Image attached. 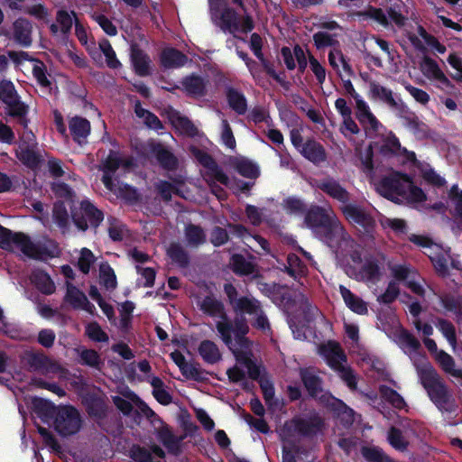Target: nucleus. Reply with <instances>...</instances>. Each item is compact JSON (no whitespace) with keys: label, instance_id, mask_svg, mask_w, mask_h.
Wrapping results in <instances>:
<instances>
[{"label":"nucleus","instance_id":"obj_11","mask_svg":"<svg viewBox=\"0 0 462 462\" xmlns=\"http://www.w3.org/2000/svg\"><path fill=\"white\" fill-rule=\"evenodd\" d=\"M189 148L198 162L205 169L204 178L208 183L217 181L228 186L230 182L228 176L210 154L199 150L198 146H189Z\"/></svg>","mask_w":462,"mask_h":462},{"label":"nucleus","instance_id":"obj_50","mask_svg":"<svg viewBox=\"0 0 462 462\" xmlns=\"http://www.w3.org/2000/svg\"><path fill=\"white\" fill-rule=\"evenodd\" d=\"M100 283L106 290H115L117 286L116 275L108 263H103L99 266Z\"/></svg>","mask_w":462,"mask_h":462},{"label":"nucleus","instance_id":"obj_24","mask_svg":"<svg viewBox=\"0 0 462 462\" xmlns=\"http://www.w3.org/2000/svg\"><path fill=\"white\" fill-rule=\"evenodd\" d=\"M14 40L23 47L32 45V23L25 18H18L13 24Z\"/></svg>","mask_w":462,"mask_h":462},{"label":"nucleus","instance_id":"obj_51","mask_svg":"<svg viewBox=\"0 0 462 462\" xmlns=\"http://www.w3.org/2000/svg\"><path fill=\"white\" fill-rule=\"evenodd\" d=\"M73 18L74 22L76 21L77 14L75 11L68 12L65 9H60L56 14V22L60 26V32L64 35H68L70 33L72 25H73Z\"/></svg>","mask_w":462,"mask_h":462},{"label":"nucleus","instance_id":"obj_8","mask_svg":"<svg viewBox=\"0 0 462 462\" xmlns=\"http://www.w3.org/2000/svg\"><path fill=\"white\" fill-rule=\"evenodd\" d=\"M410 186L411 177L408 174L393 171L380 180L376 189L382 196L394 201L399 197L404 198Z\"/></svg>","mask_w":462,"mask_h":462},{"label":"nucleus","instance_id":"obj_19","mask_svg":"<svg viewBox=\"0 0 462 462\" xmlns=\"http://www.w3.org/2000/svg\"><path fill=\"white\" fill-rule=\"evenodd\" d=\"M69 130L73 141L82 144L90 134L91 125L87 118L75 116L69 119Z\"/></svg>","mask_w":462,"mask_h":462},{"label":"nucleus","instance_id":"obj_12","mask_svg":"<svg viewBox=\"0 0 462 462\" xmlns=\"http://www.w3.org/2000/svg\"><path fill=\"white\" fill-rule=\"evenodd\" d=\"M32 246L30 236L23 232H14L0 225V248L13 252L14 248L20 249L23 254H28Z\"/></svg>","mask_w":462,"mask_h":462},{"label":"nucleus","instance_id":"obj_52","mask_svg":"<svg viewBox=\"0 0 462 462\" xmlns=\"http://www.w3.org/2000/svg\"><path fill=\"white\" fill-rule=\"evenodd\" d=\"M379 392L382 398L391 403L394 408L402 410L406 406L403 397L394 389L387 385H381Z\"/></svg>","mask_w":462,"mask_h":462},{"label":"nucleus","instance_id":"obj_13","mask_svg":"<svg viewBox=\"0 0 462 462\" xmlns=\"http://www.w3.org/2000/svg\"><path fill=\"white\" fill-rule=\"evenodd\" d=\"M346 220L360 226L365 234H372L375 227V220L365 208L355 204H346L341 208Z\"/></svg>","mask_w":462,"mask_h":462},{"label":"nucleus","instance_id":"obj_57","mask_svg":"<svg viewBox=\"0 0 462 462\" xmlns=\"http://www.w3.org/2000/svg\"><path fill=\"white\" fill-rule=\"evenodd\" d=\"M437 328L442 333V335L446 337L448 342L451 346H456L457 344V334H456V328L448 319H439L437 323Z\"/></svg>","mask_w":462,"mask_h":462},{"label":"nucleus","instance_id":"obj_62","mask_svg":"<svg viewBox=\"0 0 462 462\" xmlns=\"http://www.w3.org/2000/svg\"><path fill=\"white\" fill-rule=\"evenodd\" d=\"M404 5L402 1L391 5L387 8V17H389L398 27L405 24L406 17L402 14Z\"/></svg>","mask_w":462,"mask_h":462},{"label":"nucleus","instance_id":"obj_47","mask_svg":"<svg viewBox=\"0 0 462 462\" xmlns=\"http://www.w3.org/2000/svg\"><path fill=\"white\" fill-rule=\"evenodd\" d=\"M299 152L310 162L319 164L327 160L324 146H295Z\"/></svg>","mask_w":462,"mask_h":462},{"label":"nucleus","instance_id":"obj_33","mask_svg":"<svg viewBox=\"0 0 462 462\" xmlns=\"http://www.w3.org/2000/svg\"><path fill=\"white\" fill-rule=\"evenodd\" d=\"M158 439L170 454L179 456L181 453V439L177 438L168 427H162L158 430Z\"/></svg>","mask_w":462,"mask_h":462},{"label":"nucleus","instance_id":"obj_35","mask_svg":"<svg viewBox=\"0 0 462 462\" xmlns=\"http://www.w3.org/2000/svg\"><path fill=\"white\" fill-rule=\"evenodd\" d=\"M32 282L38 291L42 294L51 295L54 293L56 286L49 273L44 271L38 270L32 273L31 277Z\"/></svg>","mask_w":462,"mask_h":462},{"label":"nucleus","instance_id":"obj_17","mask_svg":"<svg viewBox=\"0 0 462 462\" xmlns=\"http://www.w3.org/2000/svg\"><path fill=\"white\" fill-rule=\"evenodd\" d=\"M420 69L422 74L429 79L439 81L445 88H453L452 82L440 69L439 64L432 58L424 56L420 63Z\"/></svg>","mask_w":462,"mask_h":462},{"label":"nucleus","instance_id":"obj_40","mask_svg":"<svg viewBox=\"0 0 462 462\" xmlns=\"http://www.w3.org/2000/svg\"><path fill=\"white\" fill-rule=\"evenodd\" d=\"M370 93L373 98L379 99L390 107L396 106L397 101L393 97V91L375 81L369 84Z\"/></svg>","mask_w":462,"mask_h":462},{"label":"nucleus","instance_id":"obj_30","mask_svg":"<svg viewBox=\"0 0 462 462\" xmlns=\"http://www.w3.org/2000/svg\"><path fill=\"white\" fill-rule=\"evenodd\" d=\"M156 161L161 168L168 171H174L179 167L178 158L166 146H151Z\"/></svg>","mask_w":462,"mask_h":462},{"label":"nucleus","instance_id":"obj_3","mask_svg":"<svg viewBox=\"0 0 462 462\" xmlns=\"http://www.w3.org/2000/svg\"><path fill=\"white\" fill-rule=\"evenodd\" d=\"M299 375L310 398H319L321 403L330 407L338 416L346 417L347 422L351 423L353 421V410L344 402L334 397L330 393L324 392L323 379L313 367L300 368Z\"/></svg>","mask_w":462,"mask_h":462},{"label":"nucleus","instance_id":"obj_2","mask_svg":"<svg viewBox=\"0 0 462 462\" xmlns=\"http://www.w3.org/2000/svg\"><path fill=\"white\" fill-rule=\"evenodd\" d=\"M224 292L236 314L232 321V334L238 346L247 347L250 343L246 337V335L249 333V326L245 316H254L262 308L261 301L254 297H238V291L232 283L224 284Z\"/></svg>","mask_w":462,"mask_h":462},{"label":"nucleus","instance_id":"obj_31","mask_svg":"<svg viewBox=\"0 0 462 462\" xmlns=\"http://www.w3.org/2000/svg\"><path fill=\"white\" fill-rule=\"evenodd\" d=\"M34 146H17L15 150L16 157L27 168L35 170L42 162V155L34 151Z\"/></svg>","mask_w":462,"mask_h":462},{"label":"nucleus","instance_id":"obj_10","mask_svg":"<svg viewBox=\"0 0 462 462\" xmlns=\"http://www.w3.org/2000/svg\"><path fill=\"white\" fill-rule=\"evenodd\" d=\"M74 225L81 231H86L89 226L97 228L104 220L103 212L89 200H82L79 209L71 212Z\"/></svg>","mask_w":462,"mask_h":462},{"label":"nucleus","instance_id":"obj_1","mask_svg":"<svg viewBox=\"0 0 462 462\" xmlns=\"http://www.w3.org/2000/svg\"><path fill=\"white\" fill-rule=\"evenodd\" d=\"M304 222L322 242L335 251H338L343 244L347 245L351 241L350 236L335 214L321 206L310 205L304 216Z\"/></svg>","mask_w":462,"mask_h":462},{"label":"nucleus","instance_id":"obj_63","mask_svg":"<svg viewBox=\"0 0 462 462\" xmlns=\"http://www.w3.org/2000/svg\"><path fill=\"white\" fill-rule=\"evenodd\" d=\"M86 335L95 342H107L109 339L107 334L96 321L90 322L86 327Z\"/></svg>","mask_w":462,"mask_h":462},{"label":"nucleus","instance_id":"obj_22","mask_svg":"<svg viewBox=\"0 0 462 462\" xmlns=\"http://www.w3.org/2000/svg\"><path fill=\"white\" fill-rule=\"evenodd\" d=\"M318 188L332 199L343 203L344 205L349 204V192L334 179L327 178L320 180L318 184Z\"/></svg>","mask_w":462,"mask_h":462},{"label":"nucleus","instance_id":"obj_14","mask_svg":"<svg viewBox=\"0 0 462 462\" xmlns=\"http://www.w3.org/2000/svg\"><path fill=\"white\" fill-rule=\"evenodd\" d=\"M8 57L16 64H20L23 60H32L34 62L32 67V76L37 83L42 88H51V81L47 77V69L45 64L34 58H31L25 51H8Z\"/></svg>","mask_w":462,"mask_h":462},{"label":"nucleus","instance_id":"obj_54","mask_svg":"<svg viewBox=\"0 0 462 462\" xmlns=\"http://www.w3.org/2000/svg\"><path fill=\"white\" fill-rule=\"evenodd\" d=\"M283 208L289 214L293 215H304L308 210L307 204L300 199L297 197H288L283 199Z\"/></svg>","mask_w":462,"mask_h":462},{"label":"nucleus","instance_id":"obj_41","mask_svg":"<svg viewBox=\"0 0 462 462\" xmlns=\"http://www.w3.org/2000/svg\"><path fill=\"white\" fill-rule=\"evenodd\" d=\"M357 16L363 20H374L383 28L390 25L389 19L382 8L369 5L365 10L357 13Z\"/></svg>","mask_w":462,"mask_h":462},{"label":"nucleus","instance_id":"obj_26","mask_svg":"<svg viewBox=\"0 0 462 462\" xmlns=\"http://www.w3.org/2000/svg\"><path fill=\"white\" fill-rule=\"evenodd\" d=\"M339 292L345 304L351 311L358 315H366L368 313L367 303L346 286L340 285Z\"/></svg>","mask_w":462,"mask_h":462},{"label":"nucleus","instance_id":"obj_32","mask_svg":"<svg viewBox=\"0 0 462 462\" xmlns=\"http://www.w3.org/2000/svg\"><path fill=\"white\" fill-rule=\"evenodd\" d=\"M359 279L365 282L376 283L382 276L379 262L375 258L367 259L358 272Z\"/></svg>","mask_w":462,"mask_h":462},{"label":"nucleus","instance_id":"obj_34","mask_svg":"<svg viewBox=\"0 0 462 462\" xmlns=\"http://www.w3.org/2000/svg\"><path fill=\"white\" fill-rule=\"evenodd\" d=\"M199 354L205 363L217 364L221 359V353L217 344L211 340H202L198 348Z\"/></svg>","mask_w":462,"mask_h":462},{"label":"nucleus","instance_id":"obj_59","mask_svg":"<svg viewBox=\"0 0 462 462\" xmlns=\"http://www.w3.org/2000/svg\"><path fill=\"white\" fill-rule=\"evenodd\" d=\"M52 217L55 224L60 229L68 228L69 214L65 205L62 202L54 204Z\"/></svg>","mask_w":462,"mask_h":462},{"label":"nucleus","instance_id":"obj_7","mask_svg":"<svg viewBox=\"0 0 462 462\" xmlns=\"http://www.w3.org/2000/svg\"><path fill=\"white\" fill-rule=\"evenodd\" d=\"M323 425V420L316 414L309 418L295 416L284 422L280 430V435L283 440L297 435L303 438H312L321 430Z\"/></svg>","mask_w":462,"mask_h":462},{"label":"nucleus","instance_id":"obj_27","mask_svg":"<svg viewBox=\"0 0 462 462\" xmlns=\"http://www.w3.org/2000/svg\"><path fill=\"white\" fill-rule=\"evenodd\" d=\"M226 98L229 107L239 116H244L247 112V99L243 92L228 86L225 89Z\"/></svg>","mask_w":462,"mask_h":462},{"label":"nucleus","instance_id":"obj_42","mask_svg":"<svg viewBox=\"0 0 462 462\" xmlns=\"http://www.w3.org/2000/svg\"><path fill=\"white\" fill-rule=\"evenodd\" d=\"M232 164L235 170L243 177L256 179L260 175L259 167L247 159H235Z\"/></svg>","mask_w":462,"mask_h":462},{"label":"nucleus","instance_id":"obj_6","mask_svg":"<svg viewBox=\"0 0 462 462\" xmlns=\"http://www.w3.org/2000/svg\"><path fill=\"white\" fill-rule=\"evenodd\" d=\"M199 310L208 317L220 319V320L216 323L217 330L222 341L230 347L233 344L232 320L226 312L223 301L217 299L212 294L206 295L199 303Z\"/></svg>","mask_w":462,"mask_h":462},{"label":"nucleus","instance_id":"obj_38","mask_svg":"<svg viewBox=\"0 0 462 462\" xmlns=\"http://www.w3.org/2000/svg\"><path fill=\"white\" fill-rule=\"evenodd\" d=\"M32 404L33 411L42 420H53L59 410V406L42 398H34Z\"/></svg>","mask_w":462,"mask_h":462},{"label":"nucleus","instance_id":"obj_5","mask_svg":"<svg viewBox=\"0 0 462 462\" xmlns=\"http://www.w3.org/2000/svg\"><path fill=\"white\" fill-rule=\"evenodd\" d=\"M214 23L223 32L230 33L235 38H239L236 33H248L254 29V22L249 14H245L240 19L239 14L231 6L224 5L214 13Z\"/></svg>","mask_w":462,"mask_h":462},{"label":"nucleus","instance_id":"obj_49","mask_svg":"<svg viewBox=\"0 0 462 462\" xmlns=\"http://www.w3.org/2000/svg\"><path fill=\"white\" fill-rule=\"evenodd\" d=\"M182 375L188 380H193L196 382H205L208 380V372L202 369L199 363L187 362L183 366V370H180Z\"/></svg>","mask_w":462,"mask_h":462},{"label":"nucleus","instance_id":"obj_28","mask_svg":"<svg viewBox=\"0 0 462 462\" xmlns=\"http://www.w3.org/2000/svg\"><path fill=\"white\" fill-rule=\"evenodd\" d=\"M321 354L327 360V364L335 369L346 361V356L343 352L340 345L337 342H328V345L322 346Z\"/></svg>","mask_w":462,"mask_h":462},{"label":"nucleus","instance_id":"obj_46","mask_svg":"<svg viewBox=\"0 0 462 462\" xmlns=\"http://www.w3.org/2000/svg\"><path fill=\"white\" fill-rule=\"evenodd\" d=\"M361 455L366 462H394L383 448L377 446L362 447Z\"/></svg>","mask_w":462,"mask_h":462},{"label":"nucleus","instance_id":"obj_25","mask_svg":"<svg viewBox=\"0 0 462 462\" xmlns=\"http://www.w3.org/2000/svg\"><path fill=\"white\" fill-rule=\"evenodd\" d=\"M28 250L26 256L41 261L57 257L60 253L59 245L53 241H49L48 244L43 245H36L32 242V248Z\"/></svg>","mask_w":462,"mask_h":462},{"label":"nucleus","instance_id":"obj_48","mask_svg":"<svg viewBox=\"0 0 462 462\" xmlns=\"http://www.w3.org/2000/svg\"><path fill=\"white\" fill-rule=\"evenodd\" d=\"M86 410L90 417L104 419L106 416V404L98 397L91 396L86 400Z\"/></svg>","mask_w":462,"mask_h":462},{"label":"nucleus","instance_id":"obj_44","mask_svg":"<svg viewBox=\"0 0 462 462\" xmlns=\"http://www.w3.org/2000/svg\"><path fill=\"white\" fill-rule=\"evenodd\" d=\"M67 291L64 297V300L70 304L74 310H79L88 299L86 294L80 291L78 287L73 285L71 282H67Z\"/></svg>","mask_w":462,"mask_h":462},{"label":"nucleus","instance_id":"obj_16","mask_svg":"<svg viewBox=\"0 0 462 462\" xmlns=\"http://www.w3.org/2000/svg\"><path fill=\"white\" fill-rule=\"evenodd\" d=\"M130 60L134 73L139 77L152 75V60L137 43L131 44Z\"/></svg>","mask_w":462,"mask_h":462},{"label":"nucleus","instance_id":"obj_37","mask_svg":"<svg viewBox=\"0 0 462 462\" xmlns=\"http://www.w3.org/2000/svg\"><path fill=\"white\" fill-rule=\"evenodd\" d=\"M167 255L172 263L180 268H187L189 265V254L180 243H171L167 248Z\"/></svg>","mask_w":462,"mask_h":462},{"label":"nucleus","instance_id":"obj_61","mask_svg":"<svg viewBox=\"0 0 462 462\" xmlns=\"http://www.w3.org/2000/svg\"><path fill=\"white\" fill-rule=\"evenodd\" d=\"M399 294V285L394 281H391L388 283L385 291L377 297V301L385 305H389L395 301Z\"/></svg>","mask_w":462,"mask_h":462},{"label":"nucleus","instance_id":"obj_39","mask_svg":"<svg viewBox=\"0 0 462 462\" xmlns=\"http://www.w3.org/2000/svg\"><path fill=\"white\" fill-rule=\"evenodd\" d=\"M230 265L232 271L240 276L253 274L255 271V265L241 254H234L231 256Z\"/></svg>","mask_w":462,"mask_h":462},{"label":"nucleus","instance_id":"obj_45","mask_svg":"<svg viewBox=\"0 0 462 462\" xmlns=\"http://www.w3.org/2000/svg\"><path fill=\"white\" fill-rule=\"evenodd\" d=\"M5 105L8 108V115L12 117L19 118L21 124L26 127L28 122L26 116L29 112V107L26 104L21 101L20 97L13 99Z\"/></svg>","mask_w":462,"mask_h":462},{"label":"nucleus","instance_id":"obj_29","mask_svg":"<svg viewBox=\"0 0 462 462\" xmlns=\"http://www.w3.org/2000/svg\"><path fill=\"white\" fill-rule=\"evenodd\" d=\"M321 354L327 360V364L335 369L346 361V356L343 352L340 345L337 342H328V345L322 346Z\"/></svg>","mask_w":462,"mask_h":462},{"label":"nucleus","instance_id":"obj_53","mask_svg":"<svg viewBox=\"0 0 462 462\" xmlns=\"http://www.w3.org/2000/svg\"><path fill=\"white\" fill-rule=\"evenodd\" d=\"M406 127L413 134L417 140H425L431 137L430 127L418 116L411 120Z\"/></svg>","mask_w":462,"mask_h":462},{"label":"nucleus","instance_id":"obj_36","mask_svg":"<svg viewBox=\"0 0 462 462\" xmlns=\"http://www.w3.org/2000/svg\"><path fill=\"white\" fill-rule=\"evenodd\" d=\"M439 300L442 307L452 313L457 322L462 319V295L446 293Z\"/></svg>","mask_w":462,"mask_h":462},{"label":"nucleus","instance_id":"obj_20","mask_svg":"<svg viewBox=\"0 0 462 462\" xmlns=\"http://www.w3.org/2000/svg\"><path fill=\"white\" fill-rule=\"evenodd\" d=\"M188 60V56L174 47H166L160 53V63L166 69L181 68Z\"/></svg>","mask_w":462,"mask_h":462},{"label":"nucleus","instance_id":"obj_15","mask_svg":"<svg viewBox=\"0 0 462 462\" xmlns=\"http://www.w3.org/2000/svg\"><path fill=\"white\" fill-rule=\"evenodd\" d=\"M356 108V118L364 127L365 134L370 138L381 134L383 126L370 111L367 104L364 100H357Z\"/></svg>","mask_w":462,"mask_h":462},{"label":"nucleus","instance_id":"obj_60","mask_svg":"<svg viewBox=\"0 0 462 462\" xmlns=\"http://www.w3.org/2000/svg\"><path fill=\"white\" fill-rule=\"evenodd\" d=\"M388 441L395 449L403 451L408 447V442L404 439L402 432L396 427H391L388 431Z\"/></svg>","mask_w":462,"mask_h":462},{"label":"nucleus","instance_id":"obj_55","mask_svg":"<svg viewBox=\"0 0 462 462\" xmlns=\"http://www.w3.org/2000/svg\"><path fill=\"white\" fill-rule=\"evenodd\" d=\"M172 125L188 136L193 137L198 134V128L194 124L188 117L181 116L179 114L172 117Z\"/></svg>","mask_w":462,"mask_h":462},{"label":"nucleus","instance_id":"obj_21","mask_svg":"<svg viewBox=\"0 0 462 462\" xmlns=\"http://www.w3.org/2000/svg\"><path fill=\"white\" fill-rule=\"evenodd\" d=\"M283 121L286 122L287 125L291 127L290 138L291 144H303L302 143V124L298 115L291 110H287L281 115ZM304 144H318L314 141H307Z\"/></svg>","mask_w":462,"mask_h":462},{"label":"nucleus","instance_id":"obj_56","mask_svg":"<svg viewBox=\"0 0 462 462\" xmlns=\"http://www.w3.org/2000/svg\"><path fill=\"white\" fill-rule=\"evenodd\" d=\"M438 252L429 254V257L436 269L437 273L441 275H446L448 273V259L445 254L441 252L439 246L436 247Z\"/></svg>","mask_w":462,"mask_h":462},{"label":"nucleus","instance_id":"obj_18","mask_svg":"<svg viewBox=\"0 0 462 462\" xmlns=\"http://www.w3.org/2000/svg\"><path fill=\"white\" fill-rule=\"evenodd\" d=\"M208 80L200 75L191 73L181 79L183 90L191 97H202L207 95Z\"/></svg>","mask_w":462,"mask_h":462},{"label":"nucleus","instance_id":"obj_58","mask_svg":"<svg viewBox=\"0 0 462 462\" xmlns=\"http://www.w3.org/2000/svg\"><path fill=\"white\" fill-rule=\"evenodd\" d=\"M95 261L96 257L92 251L87 247H84L80 251V256L78 260L77 266L82 273L88 274L90 271L91 265L95 263Z\"/></svg>","mask_w":462,"mask_h":462},{"label":"nucleus","instance_id":"obj_23","mask_svg":"<svg viewBox=\"0 0 462 462\" xmlns=\"http://www.w3.org/2000/svg\"><path fill=\"white\" fill-rule=\"evenodd\" d=\"M21 362L30 372H41L48 369L49 357L42 352L26 350L21 356Z\"/></svg>","mask_w":462,"mask_h":462},{"label":"nucleus","instance_id":"obj_43","mask_svg":"<svg viewBox=\"0 0 462 462\" xmlns=\"http://www.w3.org/2000/svg\"><path fill=\"white\" fill-rule=\"evenodd\" d=\"M184 231L189 245L198 247L206 243V234L200 226L189 223Z\"/></svg>","mask_w":462,"mask_h":462},{"label":"nucleus","instance_id":"obj_9","mask_svg":"<svg viewBox=\"0 0 462 462\" xmlns=\"http://www.w3.org/2000/svg\"><path fill=\"white\" fill-rule=\"evenodd\" d=\"M81 417L72 405H60L53 419L55 430L62 437L78 433L81 428Z\"/></svg>","mask_w":462,"mask_h":462},{"label":"nucleus","instance_id":"obj_64","mask_svg":"<svg viewBox=\"0 0 462 462\" xmlns=\"http://www.w3.org/2000/svg\"><path fill=\"white\" fill-rule=\"evenodd\" d=\"M91 18L102 28L109 36H116L118 32L116 26L105 14L94 13Z\"/></svg>","mask_w":462,"mask_h":462},{"label":"nucleus","instance_id":"obj_4","mask_svg":"<svg viewBox=\"0 0 462 462\" xmlns=\"http://www.w3.org/2000/svg\"><path fill=\"white\" fill-rule=\"evenodd\" d=\"M418 375L421 385L434 405L440 411H451L454 399L436 369L430 364H425L418 368Z\"/></svg>","mask_w":462,"mask_h":462}]
</instances>
